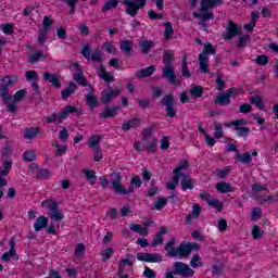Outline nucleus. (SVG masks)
Segmentation results:
<instances>
[{
  "label": "nucleus",
  "mask_w": 278,
  "mask_h": 278,
  "mask_svg": "<svg viewBox=\"0 0 278 278\" xmlns=\"http://www.w3.org/2000/svg\"><path fill=\"white\" fill-rule=\"evenodd\" d=\"M100 255L102 257V262H110L112 260V255H114L113 248H105L100 251Z\"/></svg>",
  "instance_id": "30"
},
{
  "label": "nucleus",
  "mask_w": 278,
  "mask_h": 278,
  "mask_svg": "<svg viewBox=\"0 0 278 278\" xmlns=\"http://www.w3.org/2000/svg\"><path fill=\"white\" fill-rule=\"evenodd\" d=\"M163 25L165 27V31H164L165 40H173V36H175V30L173 29V24L170 22H166Z\"/></svg>",
  "instance_id": "27"
},
{
  "label": "nucleus",
  "mask_w": 278,
  "mask_h": 278,
  "mask_svg": "<svg viewBox=\"0 0 278 278\" xmlns=\"http://www.w3.org/2000/svg\"><path fill=\"white\" fill-rule=\"evenodd\" d=\"M191 97H195L197 99L203 97V87L192 85L190 89Z\"/></svg>",
  "instance_id": "46"
},
{
  "label": "nucleus",
  "mask_w": 278,
  "mask_h": 278,
  "mask_svg": "<svg viewBox=\"0 0 278 278\" xmlns=\"http://www.w3.org/2000/svg\"><path fill=\"white\" fill-rule=\"evenodd\" d=\"M174 58H175V54L173 53V51L170 50L165 51L163 56V64H165V66H173Z\"/></svg>",
  "instance_id": "38"
},
{
  "label": "nucleus",
  "mask_w": 278,
  "mask_h": 278,
  "mask_svg": "<svg viewBox=\"0 0 278 278\" xmlns=\"http://www.w3.org/2000/svg\"><path fill=\"white\" fill-rule=\"evenodd\" d=\"M199 216H201V205L193 204L191 213L185 217L186 223L190 224L192 220H195V218H199Z\"/></svg>",
  "instance_id": "19"
},
{
  "label": "nucleus",
  "mask_w": 278,
  "mask_h": 278,
  "mask_svg": "<svg viewBox=\"0 0 278 278\" xmlns=\"http://www.w3.org/2000/svg\"><path fill=\"white\" fill-rule=\"evenodd\" d=\"M3 101L7 104V108H8L9 112H16V103L17 102H14V100L12 102V96L4 99Z\"/></svg>",
  "instance_id": "53"
},
{
  "label": "nucleus",
  "mask_w": 278,
  "mask_h": 278,
  "mask_svg": "<svg viewBox=\"0 0 278 278\" xmlns=\"http://www.w3.org/2000/svg\"><path fill=\"white\" fill-rule=\"evenodd\" d=\"M83 173L85 174V177L87 181L90 184V186H94V182L97 181V174L92 169H83Z\"/></svg>",
  "instance_id": "33"
},
{
  "label": "nucleus",
  "mask_w": 278,
  "mask_h": 278,
  "mask_svg": "<svg viewBox=\"0 0 278 278\" xmlns=\"http://www.w3.org/2000/svg\"><path fill=\"white\" fill-rule=\"evenodd\" d=\"M99 142H101V136L99 135L91 136L89 139L90 149H94L97 151V149H99Z\"/></svg>",
  "instance_id": "42"
},
{
  "label": "nucleus",
  "mask_w": 278,
  "mask_h": 278,
  "mask_svg": "<svg viewBox=\"0 0 278 278\" xmlns=\"http://www.w3.org/2000/svg\"><path fill=\"white\" fill-rule=\"evenodd\" d=\"M215 189L217 192H222V194H227L229 192H235V188L233 186H231V184L222 181V182H217L215 186Z\"/></svg>",
  "instance_id": "20"
},
{
  "label": "nucleus",
  "mask_w": 278,
  "mask_h": 278,
  "mask_svg": "<svg viewBox=\"0 0 278 278\" xmlns=\"http://www.w3.org/2000/svg\"><path fill=\"white\" fill-rule=\"evenodd\" d=\"M220 3H223V0H202L200 4L201 13L194 12V18H200V21H210V18L214 16V13L207 10H210V8H216V5H220Z\"/></svg>",
  "instance_id": "3"
},
{
  "label": "nucleus",
  "mask_w": 278,
  "mask_h": 278,
  "mask_svg": "<svg viewBox=\"0 0 278 278\" xmlns=\"http://www.w3.org/2000/svg\"><path fill=\"white\" fill-rule=\"evenodd\" d=\"M53 25V20H51L49 16L43 17V30L49 31V28Z\"/></svg>",
  "instance_id": "64"
},
{
  "label": "nucleus",
  "mask_w": 278,
  "mask_h": 278,
  "mask_svg": "<svg viewBox=\"0 0 278 278\" xmlns=\"http://www.w3.org/2000/svg\"><path fill=\"white\" fill-rule=\"evenodd\" d=\"M182 77H186L187 79L192 77V74L190 73V70L188 68V56L185 54L182 56Z\"/></svg>",
  "instance_id": "37"
},
{
  "label": "nucleus",
  "mask_w": 278,
  "mask_h": 278,
  "mask_svg": "<svg viewBox=\"0 0 278 278\" xmlns=\"http://www.w3.org/2000/svg\"><path fill=\"white\" fill-rule=\"evenodd\" d=\"M0 97L1 99H3V101H5V99H8L10 96V90L8 89L7 86H4L3 83H0Z\"/></svg>",
  "instance_id": "54"
},
{
  "label": "nucleus",
  "mask_w": 278,
  "mask_h": 278,
  "mask_svg": "<svg viewBox=\"0 0 278 278\" xmlns=\"http://www.w3.org/2000/svg\"><path fill=\"white\" fill-rule=\"evenodd\" d=\"M238 160L242 164H250V162H251V154H249V153L239 154L238 155Z\"/></svg>",
  "instance_id": "59"
},
{
  "label": "nucleus",
  "mask_w": 278,
  "mask_h": 278,
  "mask_svg": "<svg viewBox=\"0 0 278 278\" xmlns=\"http://www.w3.org/2000/svg\"><path fill=\"white\" fill-rule=\"evenodd\" d=\"M214 127H215L214 137L215 138H223V136H225V131L223 130V124L215 123Z\"/></svg>",
  "instance_id": "55"
},
{
  "label": "nucleus",
  "mask_w": 278,
  "mask_h": 278,
  "mask_svg": "<svg viewBox=\"0 0 278 278\" xmlns=\"http://www.w3.org/2000/svg\"><path fill=\"white\" fill-rule=\"evenodd\" d=\"M47 227H49V218L45 216H39L34 224L35 231H42V229H47Z\"/></svg>",
  "instance_id": "21"
},
{
  "label": "nucleus",
  "mask_w": 278,
  "mask_h": 278,
  "mask_svg": "<svg viewBox=\"0 0 278 278\" xmlns=\"http://www.w3.org/2000/svg\"><path fill=\"white\" fill-rule=\"evenodd\" d=\"M92 62H101V59L103 58V54L101 53V50L96 49L90 55Z\"/></svg>",
  "instance_id": "57"
},
{
  "label": "nucleus",
  "mask_w": 278,
  "mask_h": 278,
  "mask_svg": "<svg viewBox=\"0 0 278 278\" xmlns=\"http://www.w3.org/2000/svg\"><path fill=\"white\" fill-rule=\"evenodd\" d=\"M242 27L238 26L233 22H229L227 25V31L224 35V40H231V38H236L238 34H240Z\"/></svg>",
  "instance_id": "12"
},
{
  "label": "nucleus",
  "mask_w": 278,
  "mask_h": 278,
  "mask_svg": "<svg viewBox=\"0 0 278 278\" xmlns=\"http://www.w3.org/2000/svg\"><path fill=\"white\" fill-rule=\"evenodd\" d=\"M155 73V66H148L146 68H142L136 73L137 77H151V75Z\"/></svg>",
  "instance_id": "29"
},
{
  "label": "nucleus",
  "mask_w": 278,
  "mask_h": 278,
  "mask_svg": "<svg viewBox=\"0 0 278 278\" xmlns=\"http://www.w3.org/2000/svg\"><path fill=\"white\" fill-rule=\"evenodd\" d=\"M22 156L25 162H35V160L37 157L36 151H34V150H28V151L24 152Z\"/></svg>",
  "instance_id": "48"
},
{
  "label": "nucleus",
  "mask_w": 278,
  "mask_h": 278,
  "mask_svg": "<svg viewBox=\"0 0 278 278\" xmlns=\"http://www.w3.org/2000/svg\"><path fill=\"white\" fill-rule=\"evenodd\" d=\"M115 180L112 181V188L116 194H131L135 188H140L142 186V180L140 177L136 176L131 179V186L128 189H125L123 185H121V175L114 174Z\"/></svg>",
  "instance_id": "2"
},
{
  "label": "nucleus",
  "mask_w": 278,
  "mask_h": 278,
  "mask_svg": "<svg viewBox=\"0 0 278 278\" xmlns=\"http://www.w3.org/2000/svg\"><path fill=\"white\" fill-rule=\"evenodd\" d=\"M134 265V258L131 256H127V258H123L119 263L118 270L119 273H123L125 269V266H132Z\"/></svg>",
  "instance_id": "43"
},
{
  "label": "nucleus",
  "mask_w": 278,
  "mask_h": 278,
  "mask_svg": "<svg viewBox=\"0 0 278 278\" xmlns=\"http://www.w3.org/2000/svg\"><path fill=\"white\" fill-rule=\"evenodd\" d=\"M163 77L168 79L170 84H179V80H176L175 76V67L173 65H165L163 68Z\"/></svg>",
  "instance_id": "16"
},
{
  "label": "nucleus",
  "mask_w": 278,
  "mask_h": 278,
  "mask_svg": "<svg viewBox=\"0 0 278 278\" xmlns=\"http://www.w3.org/2000/svg\"><path fill=\"white\" fill-rule=\"evenodd\" d=\"M167 200L164 198H159L156 201L153 202L152 207L153 210H164L166 207Z\"/></svg>",
  "instance_id": "44"
},
{
  "label": "nucleus",
  "mask_w": 278,
  "mask_h": 278,
  "mask_svg": "<svg viewBox=\"0 0 278 278\" xmlns=\"http://www.w3.org/2000/svg\"><path fill=\"white\" fill-rule=\"evenodd\" d=\"M173 247H175V239L170 240L165 245V250L170 257H188L192 251H199V244L194 242L181 243L178 248Z\"/></svg>",
  "instance_id": "1"
},
{
  "label": "nucleus",
  "mask_w": 278,
  "mask_h": 278,
  "mask_svg": "<svg viewBox=\"0 0 278 278\" xmlns=\"http://www.w3.org/2000/svg\"><path fill=\"white\" fill-rule=\"evenodd\" d=\"M49 58V54H43L42 51H37L29 56L30 64H36V62H40V60H46Z\"/></svg>",
  "instance_id": "34"
},
{
  "label": "nucleus",
  "mask_w": 278,
  "mask_h": 278,
  "mask_svg": "<svg viewBox=\"0 0 278 278\" xmlns=\"http://www.w3.org/2000/svg\"><path fill=\"white\" fill-rule=\"evenodd\" d=\"M138 125H140V119L134 118V119H130V121L125 122V123L122 125V129H123L124 131H129V129H134V127H138Z\"/></svg>",
  "instance_id": "32"
},
{
  "label": "nucleus",
  "mask_w": 278,
  "mask_h": 278,
  "mask_svg": "<svg viewBox=\"0 0 278 278\" xmlns=\"http://www.w3.org/2000/svg\"><path fill=\"white\" fill-rule=\"evenodd\" d=\"M70 68L74 72V80L80 84V86H86V78L81 75V67L77 63H74Z\"/></svg>",
  "instance_id": "14"
},
{
  "label": "nucleus",
  "mask_w": 278,
  "mask_h": 278,
  "mask_svg": "<svg viewBox=\"0 0 278 278\" xmlns=\"http://www.w3.org/2000/svg\"><path fill=\"white\" fill-rule=\"evenodd\" d=\"M118 94H121V90H118V89L103 90L101 101H102V103H110V101H112V99H114V97H118Z\"/></svg>",
  "instance_id": "17"
},
{
  "label": "nucleus",
  "mask_w": 278,
  "mask_h": 278,
  "mask_svg": "<svg viewBox=\"0 0 278 278\" xmlns=\"http://www.w3.org/2000/svg\"><path fill=\"white\" fill-rule=\"evenodd\" d=\"M85 253H86V245L78 243L75 247L74 255H76V257H84Z\"/></svg>",
  "instance_id": "51"
},
{
  "label": "nucleus",
  "mask_w": 278,
  "mask_h": 278,
  "mask_svg": "<svg viewBox=\"0 0 278 278\" xmlns=\"http://www.w3.org/2000/svg\"><path fill=\"white\" fill-rule=\"evenodd\" d=\"M119 49L123 51V53L129 55V53H131V49H134V46L131 45V41L125 40L121 42Z\"/></svg>",
  "instance_id": "40"
},
{
  "label": "nucleus",
  "mask_w": 278,
  "mask_h": 278,
  "mask_svg": "<svg viewBox=\"0 0 278 278\" xmlns=\"http://www.w3.org/2000/svg\"><path fill=\"white\" fill-rule=\"evenodd\" d=\"M0 80V83L3 84L7 88H10L12 86H16L18 77L16 75L3 76Z\"/></svg>",
  "instance_id": "24"
},
{
  "label": "nucleus",
  "mask_w": 278,
  "mask_h": 278,
  "mask_svg": "<svg viewBox=\"0 0 278 278\" xmlns=\"http://www.w3.org/2000/svg\"><path fill=\"white\" fill-rule=\"evenodd\" d=\"M139 45L143 53H149V49H153L154 47L153 41H149L147 39L141 40Z\"/></svg>",
  "instance_id": "45"
},
{
  "label": "nucleus",
  "mask_w": 278,
  "mask_h": 278,
  "mask_svg": "<svg viewBox=\"0 0 278 278\" xmlns=\"http://www.w3.org/2000/svg\"><path fill=\"white\" fill-rule=\"evenodd\" d=\"M137 260L139 262H152L154 264H157L162 262V255L160 254H151V253H139L137 254Z\"/></svg>",
  "instance_id": "13"
},
{
  "label": "nucleus",
  "mask_w": 278,
  "mask_h": 278,
  "mask_svg": "<svg viewBox=\"0 0 278 278\" xmlns=\"http://www.w3.org/2000/svg\"><path fill=\"white\" fill-rule=\"evenodd\" d=\"M48 33H49V30H43V29L40 30L38 38H37L39 45H45V42L47 40Z\"/></svg>",
  "instance_id": "61"
},
{
  "label": "nucleus",
  "mask_w": 278,
  "mask_h": 278,
  "mask_svg": "<svg viewBox=\"0 0 278 278\" xmlns=\"http://www.w3.org/2000/svg\"><path fill=\"white\" fill-rule=\"evenodd\" d=\"M257 18H260V12L258 11H253L252 14H251L250 23L245 24L243 26V28L247 29V31H253V28L257 24Z\"/></svg>",
  "instance_id": "25"
},
{
  "label": "nucleus",
  "mask_w": 278,
  "mask_h": 278,
  "mask_svg": "<svg viewBox=\"0 0 278 278\" xmlns=\"http://www.w3.org/2000/svg\"><path fill=\"white\" fill-rule=\"evenodd\" d=\"M229 168H225V169H217L215 172L216 177H219V179H225V177H227V175H229Z\"/></svg>",
  "instance_id": "63"
},
{
  "label": "nucleus",
  "mask_w": 278,
  "mask_h": 278,
  "mask_svg": "<svg viewBox=\"0 0 278 278\" xmlns=\"http://www.w3.org/2000/svg\"><path fill=\"white\" fill-rule=\"evenodd\" d=\"M98 77H100V79H103L106 83H110L114 79V76L108 72H105V70L103 68V66H101L98 70Z\"/></svg>",
  "instance_id": "36"
},
{
  "label": "nucleus",
  "mask_w": 278,
  "mask_h": 278,
  "mask_svg": "<svg viewBox=\"0 0 278 278\" xmlns=\"http://www.w3.org/2000/svg\"><path fill=\"white\" fill-rule=\"evenodd\" d=\"M191 268H200L203 266V258L199 254H194L190 261Z\"/></svg>",
  "instance_id": "41"
},
{
  "label": "nucleus",
  "mask_w": 278,
  "mask_h": 278,
  "mask_svg": "<svg viewBox=\"0 0 278 278\" xmlns=\"http://www.w3.org/2000/svg\"><path fill=\"white\" fill-rule=\"evenodd\" d=\"M118 5V0H110L109 2H105L104 7L102 8V12H110V10H113V8H116Z\"/></svg>",
  "instance_id": "56"
},
{
  "label": "nucleus",
  "mask_w": 278,
  "mask_h": 278,
  "mask_svg": "<svg viewBox=\"0 0 278 278\" xmlns=\"http://www.w3.org/2000/svg\"><path fill=\"white\" fill-rule=\"evenodd\" d=\"M55 148V155L62 156L66 155V151H68V147L64 144H52Z\"/></svg>",
  "instance_id": "49"
},
{
  "label": "nucleus",
  "mask_w": 278,
  "mask_h": 278,
  "mask_svg": "<svg viewBox=\"0 0 278 278\" xmlns=\"http://www.w3.org/2000/svg\"><path fill=\"white\" fill-rule=\"evenodd\" d=\"M86 103L91 110H93V108H99V99L92 93L86 96Z\"/></svg>",
  "instance_id": "31"
},
{
  "label": "nucleus",
  "mask_w": 278,
  "mask_h": 278,
  "mask_svg": "<svg viewBox=\"0 0 278 278\" xmlns=\"http://www.w3.org/2000/svg\"><path fill=\"white\" fill-rule=\"evenodd\" d=\"M41 207L49 210L48 216L50 219L55 220L56 223L60 220H64V213L60 212V210L58 208V202H55V200L42 201Z\"/></svg>",
  "instance_id": "4"
},
{
  "label": "nucleus",
  "mask_w": 278,
  "mask_h": 278,
  "mask_svg": "<svg viewBox=\"0 0 278 278\" xmlns=\"http://www.w3.org/2000/svg\"><path fill=\"white\" fill-rule=\"evenodd\" d=\"M102 49L104 51H108V53H111L113 55H116V53H118V49H116V46L110 41H105L103 45H102Z\"/></svg>",
  "instance_id": "39"
},
{
  "label": "nucleus",
  "mask_w": 278,
  "mask_h": 278,
  "mask_svg": "<svg viewBox=\"0 0 278 278\" xmlns=\"http://www.w3.org/2000/svg\"><path fill=\"white\" fill-rule=\"evenodd\" d=\"M45 81H49L54 86V88H61L62 84L60 83V76L58 74H50L49 72H46L43 74Z\"/></svg>",
  "instance_id": "18"
},
{
  "label": "nucleus",
  "mask_w": 278,
  "mask_h": 278,
  "mask_svg": "<svg viewBox=\"0 0 278 278\" xmlns=\"http://www.w3.org/2000/svg\"><path fill=\"white\" fill-rule=\"evenodd\" d=\"M75 112H79V109L73 105H66L60 113H59V123H64L71 114H75Z\"/></svg>",
  "instance_id": "15"
},
{
  "label": "nucleus",
  "mask_w": 278,
  "mask_h": 278,
  "mask_svg": "<svg viewBox=\"0 0 278 278\" xmlns=\"http://www.w3.org/2000/svg\"><path fill=\"white\" fill-rule=\"evenodd\" d=\"M118 110H121V108H118V106L106 108V109L100 114V116H101L102 118H112L115 114L118 113Z\"/></svg>",
  "instance_id": "28"
},
{
  "label": "nucleus",
  "mask_w": 278,
  "mask_h": 278,
  "mask_svg": "<svg viewBox=\"0 0 278 278\" xmlns=\"http://www.w3.org/2000/svg\"><path fill=\"white\" fill-rule=\"evenodd\" d=\"M240 89H229L225 93H222L215 98V103H218L219 105H229L231 103L230 99H233L241 94Z\"/></svg>",
  "instance_id": "7"
},
{
  "label": "nucleus",
  "mask_w": 278,
  "mask_h": 278,
  "mask_svg": "<svg viewBox=\"0 0 278 278\" xmlns=\"http://www.w3.org/2000/svg\"><path fill=\"white\" fill-rule=\"evenodd\" d=\"M165 233H166V227H161L159 233H156L152 240V247H157L159 244H162V242H164Z\"/></svg>",
  "instance_id": "26"
},
{
  "label": "nucleus",
  "mask_w": 278,
  "mask_h": 278,
  "mask_svg": "<svg viewBox=\"0 0 278 278\" xmlns=\"http://www.w3.org/2000/svg\"><path fill=\"white\" fill-rule=\"evenodd\" d=\"M124 3L126 5L127 14L136 16L138 14V10L147 5V0H125Z\"/></svg>",
  "instance_id": "8"
},
{
  "label": "nucleus",
  "mask_w": 278,
  "mask_h": 278,
  "mask_svg": "<svg viewBox=\"0 0 278 278\" xmlns=\"http://www.w3.org/2000/svg\"><path fill=\"white\" fill-rule=\"evenodd\" d=\"M75 90H77V85H75V83H70L68 86L61 91L62 99L66 101L68 97L75 94Z\"/></svg>",
  "instance_id": "23"
},
{
  "label": "nucleus",
  "mask_w": 278,
  "mask_h": 278,
  "mask_svg": "<svg viewBox=\"0 0 278 278\" xmlns=\"http://www.w3.org/2000/svg\"><path fill=\"white\" fill-rule=\"evenodd\" d=\"M161 103H162V105H165V112H166L167 116H169V118L177 116V111L175 110V108H173V105L175 103V99L173 98V96H170V94L165 96L162 99Z\"/></svg>",
  "instance_id": "11"
},
{
  "label": "nucleus",
  "mask_w": 278,
  "mask_h": 278,
  "mask_svg": "<svg viewBox=\"0 0 278 278\" xmlns=\"http://www.w3.org/2000/svg\"><path fill=\"white\" fill-rule=\"evenodd\" d=\"M185 170H181L179 174V177H181L180 184L182 187V190H192L194 188V185H192V180L190 179V176L184 174Z\"/></svg>",
  "instance_id": "22"
},
{
  "label": "nucleus",
  "mask_w": 278,
  "mask_h": 278,
  "mask_svg": "<svg viewBox=\"0 0 278 278\" xmlns=\"http://www.w3.org/2000/svg\"><path fill=\"white\" fill-rule=\"evenodd\" d=\"M0 29L1 31H3V34H8V35L14 31V27L12 26V24H1Z\"/></svg>",
  "instance_id": "60"
},
{
  "label": "nucleus",
  "mask_w": 278,
  "mask_h": 278,
  "mask_svg": "<svg viewBox=\"0 0 278 278\" xmlns=\"http://www.w3.org/2000/svg\"><path fill=\"white\" fill-rule=\"evenodd\" d=\"M199 197L202 199V201H206L210 207H214L217 212H223L225 205L223 202H220V200L212 198V195L206 191H202Z\"/></svg>",
  "instance_id": "9"
},
{
  "label": "nucleus",
  "mask_w": 278,
  "mask_h": 278,
  "mask_svg": "<svg viewBox=\"0 0 278 278\" xmlns=\"http://www.w3.org/2000/svg\"><path fill=\"white\" fill-rule=\"evenodd\" d=\"M26 94H27V90H25V89H21V90L16 91L13 97L14 103H18L20 101H23V99H25Z\"/></svg>",
  "instance_id": "52"
},
{
  "label": "nucleus",
  "mask_w": 278,
  "mask_h": 278,
  "mask_svg": "<svg viewBox=\"0 0 278 278\" xmlns=\"http://www.w3.org/2000/svg\"><path fill=\"white\" fill-rule=\"evenodd\" d=\"M216 53L211 43L204 45L203 52L199 55V66L201 73H210V55Z\"/></svg>",
  "instance_id": "5"
},
{
  "label": "nucleus",
  "mask_w": 278,
  "mask_h": 278,
  "mask_svg": "<svg viewBox=\"0 0 278 278\" xmlns=\"http://www.w3.org/2000/svg\"><path fill=\"white\" fill-rule=\"evenodd\" d=\"M262 236H264V230H262V228H260V226L255 225L252 227V238L254 240H260V238H262Z\"/></svg>",
  "instance_id": "50"
},
{
  "label": "nucleus",
  "mask_w": 278,
  "mask_h": 278,
  "mask_svg": "<svg viewBox=\"0 0 278 278\" xmlns=\"http://www.w3.org/2000/svg\"><path fill=\"white\" fill-rule=\"evenodd\" d=\"M251 103H253L254 105H256V108H258V110H264V101H262L261 98L258 97H252L250 99Z\"/></svg>",
  "instance_id": "58"
},
{
  "label": "nucleus",
  "mask_w": 278,
  "mask_h": 278,
  "mask_svg": "<svg viewBox=\"0 0 278 278\" xmlns=\"http://www.w3.org/2000/svg\"><path fill=\"white\" fill-rule=\"evenodd\" d=\"M235 129L237 131V135L240 136L241 138H244V136H247V134H249V131H251V129H249V127H237Z\"/></svg>",
  "instance_id": "62"
},
{
  "label": "nucleus",
  "mask_w": 278,
  "mask_h": 278,
  "mask_svg": "<svg viewBox=\"0 0 278 278\" xmlns=\"http://www.w3.org/2000/svg\"><path fill=\"white\" fill-rule=\"evenodd\" d=\"M3 262H10V260H18V254H16V251L9 250V252H5L2 254Z\"/></svg>",
  "instance_id": "47"
},
{
  "label": "nucleus",
  "mask_w": 278,
  "mask_h": 278,
  "mask_svg": "<svg viewBox=\"0 0 278 278\" xmlns=\"http://www.w3.org/2000/svg\"><path fill=\"white\" fill-rule=\"evenodd\" d=\"M181 170H188V161H181L180 164L174 169V177L169 182H167V190H175L179 185V175H181Z\"/></svg>",
  "instance_id": "6"
},
{
  "label": "nucleus",
  "mask_w": 278,
  "mask_h": 278,
  "mask_svg": "<svg viewBox=\"0 0 278 278\" xmlns=\"http://www.w3.org/2000/svg\"><path fill=\"white\" fill-rule=\"evenodd\" d=\"M40 129L38 128H26L24 130V138L26 140H34V138H36V136H38Z\"/></svg>",
  "instance_id": "35"
},
{
  "label": "nucleus",
  "mask_w": 278,
  "mask_h": 278,
  "mask_svg": "<svg viewBox=\"0 0 278 278\" xmlns=\"http://www.w3.org/2000/svg\"><path fill=\"white\" fill-rule=\"evenodd\" d=\"M175 275H180L181 277H194V269L190 268L188 264L177 262L174 264Z\"/></svg>",
  "instance_id": "10"
}]
</instances>
